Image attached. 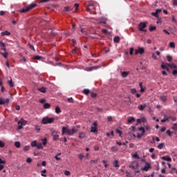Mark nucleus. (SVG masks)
<instances>
[{"mask_svg": "<svg viewBox=\"0 0 177 177\" xmlns=\"http://www.w3.org/2000/svg\"><path fill=\"white\" fill-rule=\"evenodd\" d=\"M167 60L169 62H172V57H171V55H167Z\"/></svg>", "mask_w": 177, "mask_h": 177, "instance_id": "obj_37", "label": "nucleus"}, {"mask_svg": "<svg viewBox=\"0 0 177 177\" xmlns=\"http://www.w3.org/2000/svg\"><path fill=\"white\" fill-rule=\"evenodd\" d=\"M27 124V121L24 120V119H21V121L18 122V129H21L23 128V125H26Z\"/></svg>", "mask_w": 177, "mask_h": 177, "instance_id": "obj_6", "label": "nucleus"}, {"mask_svg": "<svg viewBox=\"0 0 177 177\" xmlns=\"http://www.w3.org/2000/svg\"><path fill=\"white\" fill-rule=\"evenodd\" d=\"M146 23L140 22V24L138 25V29L140 30V31L147 32V30L145 29L146 28Z\"/></svg>", "mask_w": 177, "mask_h": 177, "instance_id": "obj_4", "label": "nucleus"}, {"mask_svg": "<svg viewBox=\"0 0 177 177\" xmlns=\"http://www.w3.org/2000/svg\"><path fill=\"white\" fill-rule=\"evenodd\" d=\"M88 6L90 7V8L93 7V6H95V3L92 1H89Z\"/></svg>", "mask_w": 177, "mask_h": 177, "instance_id": "obj_39", "label": "nucleus"}, {"mask_svg": "<svg viewBox=\"0 0 177 177\" xmlns=\"http://www.w3.org/2000/svg\"><path fill=\"white\" fill-rule=\"evenodd\" d=\"M8 84L10 88H13V86H15V83H13V81L12 80H8Z\"/></svg>", "mask_w": 177, "mask_h": 177, "instance_id": "obj_25", "label": "nucleus"}, {"mask_svg": "<svg viewBox=\"0 0 177 177\" xmlns=\"http://www.w3.org/2000/svg\"><path fill=\"white\" fill-rule=\"evenodd\" d=\"M86 135L84 132H80L79 133V139H84L85 138Z\"/></svg>", "mask_w": 177, "mask_h": 177, "instance_id": "obj_17", "label": "nucleus"}, {"mask_svg": "<svg viewBox=\"0 0 177 177\" xmlns=\"http://www.w3.org/2000/svg\"><path fill=\"white\" fill-rule=\"evenodd\" d=\"M111 151L112 153H117V151H118V147L113 146L111 148Z\"/></svg>", "mask_w": 177, "mask_h": 177, "instance_id": "obj_14", "label": "nucleus"}, {"mask_svg": "<svg viewBox=\"0 0 177 177\" xmlns=\"http://www.w3.org/2000/svg\"><path fill=\"white\" fill-rule=\"evenodd\" d=\"M102 32H103V34H109V30L106 29H102Z\"/></svg>", "mask_w": 177, "mask_h": 177, "instance_id": "obj_43", "label": "nucleus"}, {"mask_svg": "<svg viewBox=\"0 0 177 177\" xmlns=\"http://www.w3.org/2000/svg\"><path fill=\"white\" fill-rule=\"evenodd\" d=\"M24 151H28V150H30V146H26L24 148Z\"/></svg>", "mask_w": 177, "mask_h": 177, "instance_id": "obj_46", "label": "nucleus"}, {"mask_svg": "<svg viewBox=\"0 0 177 177\" xmlns=\"http://www.w3.org/2000/svg\"><path fill=\"white\" fill-rule=\"evenodd\" d=\"M94 150H95V151H98V150H99V146H97V145H95V146H94Z\"/></svg>", "mask_w": 177, "mask_h": 177, "instance_id": "obj_56", "label": "nucleus"}, {"mask_svg": "<svg viewBox=\"0 0 177 177\" xmlns=\"http://www.w3.org/2000/svg\"><path fill=\"white\" fill-rule=\"evenodd\" d=\"M55 121V118L44 117L41 120V124L46 125V124H52Z\"/></svg>", "mask_w": 177, "mask_h": 177, "instance_id": "obj_2", "label": "nucleus"}, {"mask_svg": "<svg viewBox=\"0 0 177 177\" xmlns=\"http://www.w3.org/2000/svg\"><path fill=\"white\" fill-rule=\"evenodd\" d=\"M171 120V116H165L164 119H162L161 122H166V121H169Z\"/></svg>", "mask_w": 177, "mask_h": 177, "instance_id": "obj_13", "label": "nucleus"}, {"mask_svg": "<svg viewBox=\"0 0 177 177\" xmlns=\"http://www.w3.org/2000/svg\"><path fill=\"white\" fill-rule=\"evenodd\" d=\"M167 67H170L171 70H177V65L171 63V64H167Z\"/></svg>", "mask_w": 177, "mask_h": 177, "instance_id": "obj_10", "label": "nucleus"}, {"mask_svg": "<svg viewBox=\"0 0 177 177\" xmlns=\"http://www.w3.org/2000/svg\"><path fill=\"white\" fill-rule=\"evenodd\" d=\"M122 77H123V78H126V77H128V75H129V72H122Z\"/></svg>", "mask_w": 177, "mask_h": 177, "instance_id": "obj_18", "label": "nucleus"}, {"mask_svg": "<svg viewBox=\"0 0 177 177\" xmlns=\"http://www.w3.org/2000/svg\"><path fill=\"white\" fill-rule=\"evenodd\" d=\"M51 135L53 138V140H59V134L57 133V131H53Z\"/></svg>", "mask_w": 177, "mask_h": 177, "instance_id": "obj_8", "label": "nucleus"}, {"mask_svg": "<svg viewBox=\"0 0 177 177\" xmlns=\"http://www.w3.org/2000/svg\"><path fill=\"white\" fill-rule=\"evenodd\" d=\"M133 157H134V158H138L139 160V155H138L137 153H135L133 155Z\"/></svg>", "mask_w": 177, "mask_h": 177, "instance_id": "obj_50", "label": "nucleus"}, {"mask_svg": "<svg viewBox=\"0 0 177 177\" xmlns=\"http://www.w3.org/2000/svg\"><path fill=\"white\" fill-rule=\"evenodd\" d=\"M156 26H150L149 31H154V30H156Z\"/></svg>", "mask_w": 177, "mask_h": 177, "instance_id": "obj_49", "label": "nucleus"}, {"mask_svg": "<svg viewBox=\"0 0 177 177\" xmlns=\"http://www.w3.org/2000/svg\"><path fill=\"white\" fill-rule=\"evenodd\" d=\"M169 47L171 48L172 49H175V43L174 41H171L169 43Z\"/></svg>", "mask_w": 177, "mask_h": 177, "instance_id": "obj_29", "label": "nucleus"}, {"mask_svg": "<svg viewBox=\"0 0 177 177\" xmlns=\"http://www.w3.org/2000/svg\"><path fill=\"white\" fill-rule=\"evenodd\" d=\"M0 55L4 57L5 59H8V56H9V53H8L6 51H4V53H0Z\"/></svg>", "mask_w": 177, "mask_h": 177, "instance_id": "obj_15", "label": "nucleus"}, {"mask_svg": "<svg viewBox=\"0 0 177 177\" xmlns=\"http://www.w3.org/2000/svg\"><path fill=\"white\" fill-rule=\"evenodd\" d=\"M172 129H174V130L177 129V124L176 123L173 124Z\"/></svg>", "mask_w": 177, "mask_h": 177, "instance_id": "obj_59", "label": "nucleus"}, {"mask_svg": "<svg viewBox=\"0 0 177 177\" xmlns=\"http://www.w3.org/2000/svg\"><path fill=\"white\" fill-rule=\"evenodd\" d=\"M36 147H37V149H39L41 150H42L44 149V147H42V143H41V142L37 143Z\"/></svg>", "mask_w": 177, "mask_h": 177, "instance_id": "obj_19", "label": "nucleus"}, {"mask_svg": "<svg viewBox=\"0 0 177 177\" xmlns=\"http://www.w3.org/2000/svg\"><path fill=\"white\" fill-rule=\"evenodd\" d=\"M64 9H65V12H70V10H71L70 7H64Z\"/></svg>", "mask_w": 177, "mask_h": 177, "instance_id": "obj_54", "label": "nucleus"}, {"mask_svg": "<svg viewBox=\"0 0 177 177\" xmlns=\"http://www.w3.org/2000/svg\"><path fill=\"white\" fill-rule=\"evenodd\" d=\"M15 147H17V149L20 148V146H21L20 142L16 141V142H15Z\"/></svg>", "mask_w": 177, "mask_h": 177, "instance_id": "obj_32", "label": "nucleus"}, {"mask_svg": "<svg viewBox=\"0 0 177 177\" xmlns=\"http://www.w3.org/2000/svg\"><path fill=\"white\" fill-rule=\"evenodd\" d=\"M1 35L2 37H3V36H5V35H10V32H9L8 30H6V31H4V32H2L1 33Z\"/></svg>", "mask_w": 177, "mask_h": 177, "instance_id": "obj_22", "label": "nucleus"}, {"mask_svg": "<svg viewBox=\"0 0 177 177\" xmlns=\"http://www.w3.org/2000/svg\"><path fill=\"white\" fill-rule=\"evenodd\" d=\"M150 167H151V165L149 163H146L144 168H142L143 171H149Z\"/></svg>", "mask_w": 177, "mask_h": 177, "instance_id": "obj_12", "label": "nucleus"}, {"mask_svg": "<svg viewBox=\"0 0 177 177\" xmlns=\"http://www.w3.org/2000/svg\"><path fill=\"white\" fill-rule=\"evenodd\" d=\"M78 158H80V160H82L84 158V154L80 153L78 155Z\"/></svg>", "mask_w": 177, "mask_h": 177, "instance_id": "obj_51", "label": "nucleus"}, {"mask_svg": "<svg viewBox=\"0 0 177 177\" xmlns=\"http://www.w3.org/2000/svg\"><path fill=\"white\" fill-rule=\"evenodd\" d=\"M113 165L115 168H118L120 167V165H118V160H114Z\"/></svg>", "mask_w": 177, "mask_h": 177, "instance_id": "obj_21", "label": "nucleus"}, {"mask_svg": "<svg viewBox=\"0 0 177 177\" xmlns=\"http://www.w3.org/2000/svg\"><path fill=\"white\" fill-rule=\"evenodd\" d=\"M145 53V48L143 47H138L137 50H135V55H143Z\"/></svg>", "mask_w": 177, "mask_h": 177, "instance_id": "obj_5", "label": "nucleus"}, {"mask_svg": "<svg viewBox=\"0 0 177 177\" xmlns=\"http://www.w3.org/2000/svg\"><path fill=\"white\" fill-rule=\"evenodd\" d=\"M15 110H20V106L19 105H15Z\"/></svg>", "mask_w": 177, "mask_h": 177, "instance_id": "obj_64", "label": "nucleus"}, {"mask_svg": "<svg viewBox=\"0 0 177 177\" xmlns=\"http://www.w3.org/2000/svg\"><path fill=\"white\" fill-rule=\"evenodd\" d=\"M44 109H50V105L49 103H45L44 104Z\"/></svg>", "mask_w": 177, "mask_h": 177, "instance_id": "obj_30", "label": "nucleus"}, {"mask_svg": "<svg viewBox=\"0 0 177 177\" xmlns=\"http://www.w3.org/2000/svg\"><path fill=\"white\" fill-rule=\"evenodd\" d=\"M32 162V159H31V158H28L26 159V162H28V164H30V162Z\"/></svg>", "mask_w": 177, "mask_h": 177, "instance_id": "obj_47", "label": "nucleus"}, {"mask_svg": "<svg viewBox=\"0 0 177 177\" xmlns=\"http://www.w3.org/2000/svg\"><path fill=\"white\" fill-rule=\"evenodd\" d=\"M146 104H145L144 105H140L138 106V110H140V111H143V110L146 109Z\"/></svg>", "mask_w": 177, "mask_h": 177, "instance_id": "obj_16", "label": "nucleus"}, {"mask_svg": "<svg viewBox=\"0 0 177 177\" xmlns=\"http://www.w3.org/2000/svg\"><path fill=\"white\" fill-rule=\"evenodd\" d=\"M164 147V143H160L158 146V149H162Z\"/></svg>", "mask_w": 177, "mask_h": 177, "instance_id": "obj_42", "label": "nucleus"}, {"mask_svg": "<svg viewBox=\"0 0 177 177\" xmlns=\"http://www.w3.org/2000/svg\"><path fill=\"white\" fill-rule=\"evenodd\" d=\"M42 142L43 143L41 145H43V146H46V144L48 143V140H46V138H44L42 139Z\"/></svg>", "mask_w": 177, "mask_h": 177, "instance_id": "obj_34", "label": "nucleus"}, {"mask_svg": "<svg viewBox=\"0 0 177 177\" xmlns=\"http://www.w3.org/2000/svg\"><path fill=\"white\" fill-rule=\"evenodd\" d=\"M76 132H78V129L75 128V127H73L72 129H70L66 127H62V135L66 133V135H68L69 136H73V135H74V133Z\"/></svg>", "mask_w": 177, "mask_h": 177, "instance_id": "obj_1", "label": "nucleus"}, {"mask_svg": "<svg viewBox=\"0 0 177 177\" xmlns=\"http://www.w3.org/2000/svg\"><path fill=\"white\" fill-rule=\"evenodd\" d=\"M10 100L9 98H0V105L1 104H8V103H9Z\"/></svg>", "mask_w": 177, "mask_h": 177, "instance_id": "obj_9", "label": "nucleus"}, {"mask_svg": "<svg viewBox=\"0 0 177 177\" xmlns=\"http://www.w3.org/2000/svg\"><path fill=\"white\" fill-rule=\"evenodd\" d=\"M107 120L109 122H111V121H113V118L111 116H108Z\"/></svg>", "mask_w": 177, "mask_h": 177, "instance_id": "obj_58", "label": "nucleus"}, {"mask_svg": "<svg viewBox=\"0 0 177 177\" xmlns=\"http://www.w3.org/2000/svg\"><path fill=\"white\" fill-rule=\"evenodd\" d=\"M37 7V4L35 3H32L30 5H29L28 7H26V8H23L21 10H20L21 13H27V12H30V10H31V9H34V8Z\"/></svg>", "mask_w": 177, "mask_h": 177, "instance_id": "obj_3", "label": "nucleus"}, {"mask_svg": "<svg viewBox=\"0 0 177 177\" xmlns=\"http://www.w3.org/2000/svg\"><path fill=\"white\" fill-rule=\"evenodd\" d=\"M138 130L142 132V135H145V133L146 132V130H145V127H141L138 129Z\"/></svg>", "mask_w": 177, "mask_h": 177, "instance_id": "obj_27", "label": "nucleus"}, {"mask_svg": "<svg viewBox=\"0 0 177 177\" xmlns=\"http://www.w3.org/2000/svg\"><path fill=\"white\" fill-rule=\"evenodd\" d=\"M93 8H91V7H89V6H88L87 8L86 9V12H91V10H92Z\"/></svg>", "mask_w": 177, "mask_h": 177, "instance_id": "obj_57", "label": "nucleus"}, {"mask_svg": "<svg viewBox=\"0 0 177 177\" xmlns=\"http://www.w3.org/2000/svg\"><path fill=\"white\" fill-rule=\"evenodd\" d=\"M39 92H41L42 93H45V92H46V89L45 88V87H41L40 88H39Z\"/></svg>", "mask_w": 177, "mask_h": 177, "instance_id": "obj_33", "label": "nucleus"}, {"mask_svg": "<svg viewBox=\"0 0 177 177\" xmlns=\"http://www.w3.org/2000/svg\"><path fill=\"white\" fill-rule=\"evenodd\" d=\"M91 91H89V89H88V88H84V90H83V93H84V95H89V93H90Z\"/></svg>", "mask_w": 177, "mask_h": 177, "instance_id": "obj_28", "label": "nucleus"}, {"mask_svg": "<svg viewBox=\"0 0 177 177\" xmlns=\"http://www.w3.org/2000/svg\"><path fill=\"white\" fill-rule=\"evenodd\" d=\"M55 113L57 114H60V113H62V110L60 109V107L59 106L55 107Z\"/></svg>", "mask_w": 177, "mask_h": 177, "instance_id": "obj_23", "label": "nucleus"}, {"mask_svg": "<svg viewBox=\"0 0 177 177\" xmlns=\"http://www.w3.org/2000/svg\"><path fill=\"white\" fill-rule=\"evenodd\" d=\"M91 132L93 133H96L97 132V123L96 122H94L93 123V126L91 127Z\"/></svg>", "mask_w": 177, "mask_h": 177, "instance_id": "obj_7", "label": "nucleus"}, {"mask_svg": "<svg viewBox=\"0 0 177 177\" xmlns=\"http://www.w3.org/2000/svg\"><path fill=\"white\" fill-rule=\"evenodd\" d=\"M113 41L115 42V44H118V42H120V37L116 36L113 38Z\"/></svg>", "mask_w": 177, "mask_h": 177, "instance_id": "obj_20", "label": "nucleus"}, {"mask_svg": "<svg viewBox=\"0 0 177 177\" xmlns=\"http://www.w3.org/2000/svg\"><path fill=\"white\" fill-rule=\"evenodd\" d=\"M172 75H177V69H174L172 71Z\"/></svg>", "mask_w": 177, "mask_h": 177, "instance_id": "obj_53", "label": "nucleus"}, {"mask_svg": "<svg viewBox=\"0 0 177 177\" xmlns=\"http://www.w3.org/2000/svg\"><path fill=\"white\" fill-rule=\"evenodd\" d=\"M5 147V144L3 143V142L0 140V147Z\"/></svg>", "mask_w": 177, "mask_h": 177, "instance_id": "obj_61", "label": "nucleus"}, {"mask_svg": "<svg viewBox=\"0 0 177 177\" xmlns=\"http://www.w3.org/2000/svg\"><path fill=\"white\" fill-rule=\"evenodd\" d=\"M116 133H118L120 135V136H121V134L122 133V131H121V130L116 129L115 130Z\"/></svg>", "mask_w": 177, "mask_h": 177, "instance_id": "obj_40", "label": "nucleus"}, {"mask_svg": "<svg viewBox=\"0 0 177 177\" xmlns=\"http://www.w3.org/2000/svg\"><path fill=\"white\" fill-rule=\"evenodd\" d=\"M131 93H133V94L136 93V88H132V89L131 90Z\"/></svg>", "mask_w": 177, "mask_h": 177, "instance_id": "obj_60", "label": "nucleus"}, {"mask_svg": "<svg viewBox=\"0 0 177 177\" xmlns=\"http://www.w3.org/2000/svg\"><path fill=\"white\" fill-rule=\"evenodd\" d=\"M162 160H165V161H169V162L172 161V158H171V157L163 156Z\"/></svg>", "mask_w": 177, "mask_h": 177, "instance_id": "obj_24", "label": "nucleus"}, {"mask_svg": "<svg viewBox=\"0 0 177 177\" xmlns=\"http://www.w3.org/2000/svg\"><path fill=\"white\" fill-rule=\"evenodd\" d=\"M33 59H35V60H41V59H42V57L36 55L33 57Z\"/></svg>", "mask_w": 177, "mask_h": 177, "instance_id": "obj_38", "label": "nucleus"}, {"mask_svg": "<svg viewBox=\"0 0 177 177\" xmlns=\"http://www.w3.org/2000/svg\"><path fill=\"white\" fill-rule=\"evenodd\" d=\"M129 55L132 56L133 55V48H130Z\"/></svg>", "mask_w": 177, "mask_h": 177, "instance_id": "obj_48", "label": "nucleus"}, {"mask_svg": "<svg viewBox=\"0 0 177 177\" xmlns=\"http://www.w3.org/2000/svg\"><path fill=\"white\" fill-rule=\"evenodd\" d=\"M171 21H173V23H177L176 19H175V16L174 15L172 16Z\"/></svg>", "mask_w": 177, "mask_h": 177, "instance_id": "obj_55", "label": "nucleus"}, {"mask_svg": "<svg viewBox=\"0 0 177 177\" xmlns=\"http://www.w3.org/2000/svg\"><path fill=\"white\" fill-rule=\"evenodd\" d=\"M160 99H161L162 102H165V101L167 100V97H165V96H162V97H160Z\"/></svg>", "mask_w": 177, "mask_h": 177, "instance_id": "obj_52", "label": "nucleus"}, {"mask_svg": "<svg viewBox=\"0 0 177 177\" xmlns=\"http://www.w3.org/2000/svg\"><path fill=\"white\" fill-rule=\"evenodd\" d=\"M151 15L152 16H154L155 17H157V19H158V14L157 12H152Z\"/></svg>", "mask_w": 177, "mask_h": 177, "instance_id": "obj_45", "label": "nucleus"}, {"mask_svg": "<svg viewBox=\"0 0 177 177\" xmlns=\"http://www.w3.org/2000/svg\"><path fill=\"white\" fill-rule=\"evenodd\" d=\"M97 95L95 93L91 92V97H96Z\"/></svg>", "mask_w": 177, "mask_h": 177, "instance_id": "obj_44", "label": "nucleus"}, {"mask_svg": "<svg viewBox=\"0 0 177 177\" xmlns=\"http://www.w3.org/2000/svg\"><path fill=\"white\" fill-rule=\"evenodd\" d=\"M133 121H135V118H133V117H131V118H129L128 120H127L129 124H132V122H133Z\"/></svg>", "mask_w": 177, "mask_h": 177, "instance_id": "obj_26", "label": "nucleus"}, {"mask_svg": "<svg viewBox=\"0 0 177 177\" xmlns=\"http://www.w3.org/2000/svg\"><path fill=\"white\" fill-rule=\"evenodd\" d=\"M35 130L36 132H39L41 131V127L38 125L35 126Z\"/></svg>", "mask_w": 177, "mask_h": 177, "instance_id": "obj_36", "label": "nucleus"}, {"mask_svg": "<svg viewBox=\"0 0 177 177\" xmlns=\"http://www.w3.org/2000/svg\"><path fill=\"white\" fill-rule=\"evenodd\" d=\"M37 142L36 140H34L31 142L32 147H37Z\"/></svg>", "mask_w": 177, "mask_h": 177, "instance_id": "obj_31", "label": "nucleus"}, {"mask_svg": "<svg viewBox=\"0 0 177 177\" xmlns=\"http://www.w3.org/2000/svg\"><path fill=\"white\" fill-rule=\"evenodd\" d=\"M173 5H174V6H177V0H174V1H173Z\"/></svg>", "mask_w": 177, "mask_h": 177, "instance_id": "obj_63", "label": "nucleus"}, {"mask_svg": "<svg viewBox=\"0 0 177 177\" xmlns=\"http://www.w3.org/2000/svg\"><path fill=\"white\" fill-rule=\"evenodd\" d=\"M64 175H65L66 176H70L71 175V173L70 172V171L66 170V171H64Z\"/></svg>", "mask_w": 177, "mask_h": 177, "instance_id": "obj_35", "label": "nucleus"}, {"mask_svg": "<svg viewBox=\"0 0 177 177\" xmlns=\"http://www.w3.org/2000/svg\"><path fill=\"white\" fill-rule=\"evenodd\" d=\"M161 68H162V70H165V68H167V65L164 64V62H162L161 64Z\"/></svg>", "mask_w": 177, "mask_h": 177, "instance_id": "obj_41", "label": "nucleus"}, {"mask_svg": "<svg viewBox=\"0 0 177 177\" xmlns=\"http://www.w3.org/2000/svg\"><path fill=\"white\" fill-rule=\"evenodd\" d=\"M167 128L166 127H162L160 129V132H165V131H166Z\"/></svg>", "mask_w": 177, "mask_h": 177, "instance_id": "obj_62", "label": "nucleus"}, {"mask_svg": "<svg viewBox=\"0 0 177 177\" xmlns=\"http://www.w3.org/2000/svg\"><path fill=\"white\" fill-rule=\"evenodd\" d=\"M6 45L3 41H0V48L1 50L6 51Z\"/></svg>", "mask_w": 177, "mask_h": 177, "instance_id": "obj_11", "label": "nucleus"}]
</instances>
